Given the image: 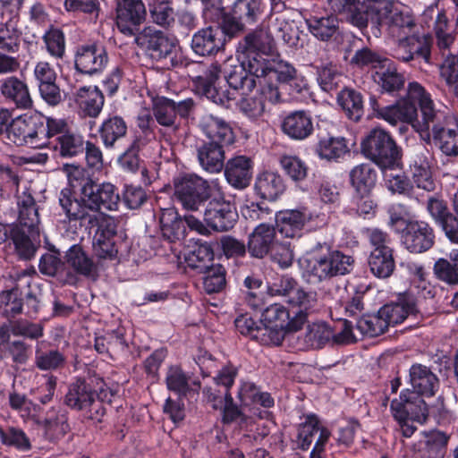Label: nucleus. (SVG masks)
<instances>
[{"label":"nucleus","instance_id":"28","mask_svg":"<svg viewBox=\"0 0 458 458\" xmlns=\"http://www.w3.org/2000/svg\"><path fill=\"white\" fill-rule=\"evenodd\" d=\"M419 313L416 300L409 293H399L394 300L379 309V314L384 316L388 327L402 324L409 317H417Z\"/></svg>","mask_w":458,"mask_h":458},{"label":"nucleus","instance_id":"44","mask_svg":"<svg viewBox=\"0 0 458 458\" xmlns=\"http://www.w3.org/2000/svg\"><path fill=\"white\" fill-rule=\"evenodd\" d=\"M75 101L84 116L96 118L103 109L105 97L98 86H83L76 91Z\"/></svg>","mask_w":458,"mask_h":458},{"label":"nucleus","instance_id":"48","mask_svg":"<svg viewBox=\"0 0 458 458\" xmlns=\"http://www.w3.org/2000/svg\"><path fill=\"white\" fill-rule=\"evenodd\" d=\"M310 33L320 41H329L339 30L338 18L334 15L317 16L310 15L305 19Z\"/></svg>","mask_w":458,"mask_h":458},{"label":"nucleus","instance_id":"47","mask_svg":"<svg viewBox=\"0 0 458 458\" xmlns=\"http://www.w3.org/2000/svg\"><path fill=\"white\" fill-rule=\"evenodd\" d=\"M217 244L213 242H206L199 240L191 250L185 256V262L189 267L202 273L209 267L215 266L214 260V246Z\"/></svg>","mask_w":458,"mask_h":458},{"label":"nucleus","instance_id":"25","mask_svg":"<svg viewBox=\"0 0 458 458\" xmlns=\"http://www.w3.org/2000/svg\"><path fill=\"white\" fill-rule=\"evenodd\" d=\"M238 219L234 203L224 197L210 199L204 211L207 225L217 232L231 230Z\"/></svg>","mask_w":458,"mask_h":458},{"label":"nucleus","instance_id":"5","mask_svg":"<svg viewBox=\"0 0 458 458\" xmlns=\"http://www.w3.org/2000/svg\"><path fill=\"white\" fill-rule=\"evenodd\" d=\"M352 256L334 249L327 242H318L311 250L306 274L310 284H318L333 277L345 276L353 269Z\"/></svg>","mask_w":458,"mask_h":458},{"label":"nucleus","instance_id":"11","mask_svg":"<svg viewBox=\"0 0 458 458\" xmlns=\"http://www.w3.org/2000/svg\"><path fill=\"white\" fill-rule=\"evenodd\" d=\"M367 236L372 248L368 259L371 273L377 278H388L395 269L394 250L389 234L373 228L367 230Z\"/></svg>","mask_w":458,"mask_h":458},{"label":"nucleus","instance_id":"60","mask_svg":"<svg viewBox=\"0 0 458 458\" xmlns=\"http://www.w3.org/2000/svg\"><path fill=\"white\" fill-rule=\"evenodd\" d=\"M10 238L20 259L30 260L35 256L37 248L24 228L13 227L10 232Z\"/></svg>","mask_w":458,"mask_h":458},{"label":"nucleus","instance_id":"12","mask_svg":"<svg viewBox=\"0 0 458 458\" xmlns=\"http://www.w3.org/2000/svg\"><path fill=\"white\" fill-rule=\"evenodd\" d=\"M45 115L39 112L24 114L11 120L7 139L16 146L43 148Z\"/></svg>","mask_w":458,"mask_h":458},{"label":"nucleus","instance_id":"61","mask_svg":"<svg viewBox=\"0 0 458 458\" xmlns=\"http://www.w3.org/2000/svg\"><path fill=\"white\" fill-rule=\"evenodd\" d=\"M174 100L165 97L157 98L153 103V114L158 124L171 127L175 124Z\"/></svg>","mask_w":458,"mask_h":458},{"label":"nucleus","instance_id":"54","mask_svg":"<svg viewBox=\"0 0 458 458\" xmlns=\"http://www.w3.org/2000/svg\"><path fill=\"white\" fill-rule=\"evenodd\" d=\"M234 326L236 331L242 336L249 337L250 340L265 345L263 338H267L266 334H264L267 329L262 327L260 320H254L249 313L240 314L234 319Z\"/></svg>","mask_w":458,"mask_h":458},{"label":"nucleus","instance_id":"24","mask_svg":"<svg viewBox=\"0 0 458 458\" xmlns=\"http://www.w3.org/2000/svg\"><path fill=\"white\" fill-rule=\"evenodd\" d=\"M233 38L225 36L223 30L210 25L193 33L190 47L198 56L213 57L225 51L226 43Z\"/></svg>","mask_w":458,"mask_h":458},{"label":"nucleus","instance_id":"23","mask_svg":"<svg viewBox=\"0 0 458 458\" xmlns=\"http://www.w3.org/2000/svg\"><path fill=\"white\" fill-rule=\"evenodd\" d=\"M108 63L106 47L98 42H88L76 47L74 68L89 76L100 74Z\"/></svg>","mask_w":458,"mask_h":458},{"label":"nucleus","instance_id":"32","mask_svg":"<svg viewBox=\"0 0 458 458\" xmlns=\"http://www.w3.org/2000/svg\"><path fill=\"white\" fill-rule=\"evenodd\" d=\"M75 187L79 188L80 193L84 197L86 203L93 214L100 211V203L103 202L101 194L107 196L113 195L114 184L110 182L98 183L92 178L86 174L84 169L75 176Z\"/></svg>","mask_w":458,"mask_h":458},{"label":"nucleus","instance_id":"46","mask_svg":"<svg viewBox=\"0 0 458 458\" xmlns=\"http://www.w3.org/2000/svg\"><path fill=\"white\" fill-rule=\"evenodd\" d=\"M336 101L344 115L352 122H359L364 115L363 95L352 88L344 87L337 94Z\"/></svg>","mask_w":458,"mask_h":458},{"label":"nucleus","instance_id":"55","mask_svg":"<svg viewBox=\"0 0 458 458\" xmlns=\"http://www.w3.org/2000/svg\"><path fill=\"white\" fill-rule=\"evenodd\" d=\"M141 149V138L136 136L133 138L130 145L117 157V165L127 173L135 174L139 171L143 160L140 156Z\"/></svg>","mask_w":458,"mask_h":458},{"label":"nucleus","instance_id":"17","mask_svg":"<svg viewBox=\"0 0 458 458\" xmlns=\"http://www.w3.org/2000/svg\"><path fill=\"white\" fill-rule=\"evenodd\" d=\"M64 262L71 269L67 271L62 280L63 284L78 286L81 277L96 281L98 277V264L81 244L72 245L64 255Z\"/></svg>","mask_w":458,"mask_h":458},{"label":"nucleus","instance_id":"20","mask_svg":"<svg viewBox=\"0 0 458 458\" xmlns=\"http://www.w3.org/2000/svg\"><path fill=\"white\" fill-rule=\"evenodd\" d=\"M403 248L411 254H422L436 243L434 227L427 221L414 219L399 234Z\"/></svg>","mask_w":458,"mask_h":458},{"label":"nucleus","instance_id":"34","mask_svg":"<svg viewBox=\"0 0 458 458\" xmlns=\"http://www.w3.org/2000/svg\"><path fill=\"white\" fill-rule=\"evenodd\" d=\"M371 78L383 94L396 96L404 89L405 77L390 58L377 72H371Z\"/></svg>","mask_w":458,"mask_h":458},{"label":"nucleus","instance_id":"1","mask_svg":"<svg viewBox=\"0 0 458 458\" xmlns=\"http://www.w3.org/2000/svg\"><path fill=\"white\" fill-rule=\"evenodd\" d=\"M408 384L398 398L390 403V412L404 437H411L417 430L414 422L423 424L428 417V407L424 397H433L440 387V380L432 369L421 363H413L409 369Z\"/></svg>","mask_w":458,"mask_h":458},{"label":"nucleus","instance_id":"50","mask_svg":"<svg viewBox=\"0 0 458 458\" xmlns=\"http://www.w3.org/2000/svg\"><path fill=\"white\" fill-rule=\"evenodd\" d=\"M21 30L18 28V18L11 17L0 24V50L14 54L19 51Z\"/></svg>","mask_w":458,"mask_h":458},{"label":"nucleus","instance_id":"40","mask_svg":"<svg viewBox=\"0 0 458 458\" xmlns=\"http://www.w3.org/2000/svg\"><path fill=\"white\" fill-rule=\"evenodd\" d=\"M199 127L206 137V141H216L224 147H228L234 142L233 128L220 117L206 115L202 118Z\"/></svg>","mask_w":458,"mask_h":458},{"label":"nucleus","instance_id":"42","mask_svg":"<svg viewBox=\"0 0 458 458\" xmlns=\"http://www.w3.org/2000/svg\"><path fill=\"white\" fill-rule=\"evenodd\" d=\"M99 137L106 148H114L128 133L125 119L118 114H109L98 129Z\"/></svg>","mask_w":458,"mask_h":458},{"label":"nucleus","instance_id":"52","mask_svg":"<svg viewBox=\"0 0 458 458\" xmlns=\"http://www.w3.org/2000/svg\"><path fill=\"white\" fill-rule=\"evenodd\" d=\"M23 298L18 287L0 293V314L8 319L15 318L23 312Z\"/></svg>","mask_w":458,"mask_h":458},{"label":"nucleus","instance_id":"51","mask_svg":"<svg viewBox=\"0 0 458 458\" xmlns=\"http://www.w3.org/2000/svg\"><path fill=\"white\" fill-rule=\"evenodd\" d=\"M148 11L155 24L166 30L174 26L176 13L171 1L153 0L148 4Z\"/></svg>","mask_w":458,"mask_h":458},{"label":"nucleus","instance_id":"59","mask_svg":"<svg viewBox=\"0 0 458 458\" xmlns=\"http://www.w3.org/2000/svg\"><path fill=\"white\" fill-rule=\"evenodd\" d=\"M53 148L62 157H72L84 152V140L81 136L66 132L55 139Z\"/></svg>","mask_w":458,"mask_h":458},{"label":"nucleus","instance_id":"15","mask_svg":"<svg viewBox=\"0 0 458 458\" xmlns=\"http://www.w3.org/2000/svg\"><path fill=\"white\" fill-rule=\"evenodd\" d=\"M451 208L446 200L430 196L427 200L426 209L436 225L447 240L458 244V191L451 197Z\"/></svg>","mask_w":458,"mask_h":458},{"label":"nucleus","instance_id":"10","mask_svg":"<svg viewBox=\"0 0 458 458\" xmlns=\"http://www.w3.org/2000/svg\"><path fill=\"white\" fill-rule=\"evenodd\" d=\"M133 37L137 46L152 61L162 62L169 59L171 66L178 65V41L175 38L154 26H146Z\"/></svg>","mask_w":458,"mask_h":458},{"label":"nucleus","instance_id":"18","mask_svg":"<svg viewBox=\"0 0 458 458\" xmlns=\"http://www.w3.org/2000/svg\"><path fill=\"white\" fill-rule=\"evenodd\" d=\"M223 74L228 86L242 96H248L253 90L256 87V79L259 80L262 92V83L267 77L264 70H260L254 64L248 65L247 61L240 56H237V64L226 65L224 68Z\"/></svg>","mask_w":458,"mask_h":458},{"label":"nucleus","instance_id":"43","mask_svg":"<svg viewBox=\"0 0 458 458\" xmlns=\"http://www.w3.org/2000/svg\"><path fill=\"white\" fill-rule=\"evenodd\" d=\"M314 151L321 159L338 162L350 153L347 140L344 137L318 134Z\"/></svg>","mask_w":458,"mask_h":458},{"label":"nucleus","instance_id":"9","mask_svg":"<svg viewBox=\"0 0 458 458\" xmlns=\"http://www.w3.org/2000/svg\"><path fill=\"white\" fill-rule=\"evenodd\" d=\"M360 153L381 170H386L399 165L403 149L388 131L375 127L362 138Z\"/></svg>","mask_w":458,"mask_h":458},{"label":"nucleus","instance_id":"45","mask_svg":"<svg viewBox=\"0 0 458 458\" xmlns=\"http://www.w3.org/2000/svg\"><path fill=\"white\" fill-rule=\"evenodd\" d=\"M349 180L357 195H370L377 182V171L371 164L362 163L351 169Z\"/></svg>","mask_w":458,"mask_h":458},{"label":"nucleus","instance_id":"57","mask_svg":"<svg viewBox=\"0 0 458 458\" xmlns=\"http://www.w3.org/2000/svg\"><path fill=\"white\" fill-rule=\"evenodd\" d=\"M388 327L384 316L379 314V310L377 313L362 315L356 322V328L361 335L369 337L383 335Z\"/></svg>","mask_w":458,"mask_h":458},{"label":"nucleus","instance_id":"41","mask_svg":"<svg viewBox=\"0 0 458 458\" xmlns=\"http://www.w3.org/2000/svg\"><path fill=\"white\" fill-rule=\"evenodd\" d=\"M185 216H182L174 208L162 209L159 225L164 239L169 242H176L185 239L187 235Z\"/></svg>","mask_w":458,"mask_h":458},{"label":"nucleus","instance_id":"56","mask_svg":"<svg viewBox=\"0 0 458 458\" xmlns=\"http://www.w3.org/2000/svg\"><path fill=\"white\" fill-rule=\"evenodd\" d=\"M305 420L299 424L296 438L297 449L308 451L313 442L315 434L319 429L320 420L317 414L309 413L305 415Z\"/></svg>","mask_w":458,"mask_h":458},{"label":"nucleus","instance_id":"38","mask_svg":"<svg viewBox=\"0 0 458 458\" xmlns=\"http://www.w3.org/2000/svg\"><path fill=\"white\" fill-rule=\"evenodd\" d=\"M276 239L277 232L274 225L260 223L249 235L248 252L252 258L263 259L268 255Z\"/></svg>","mask_w":458,"mask_h":458},{"label":"nucleus","instance_id":"37","mask_svg":"<svg viewBox=\"0 0 458 458\" xmlns=\"http://www.w3.org/2000/svg\"><path fill=\"white\" fill-rule=\"evenodd\" d=\"M286 184L282 175L273 171H263L257 174L253 191L262 200L276 201L284 193Z\"/></svg>","mask_w":458,"mask_h":458},{"label":"nucleus","instance_id":"19","mask_svg":"<svg viewBox=\"0 0 458 458\" xmlns=\"http://www.w3.org/2000/svg\"><path fill=\"white\" fill-rule=\"evenodd\" d=\"M284 64L290 66L293 72L290 71L288 74L283 75L276 72H275V76H272L269 72L267 73V77L262 83V95L268 99L271 104L281 102V90L287 86L292 89L291 94H302L309 90L307 80L302 76L297 75L295 67L285 61Z\"/></svg>","mask_w":458,"mask_h":458},{"label":"nucleus","instance_id":"58","mask_svg":"<svg viewBox=\"0 0 458 458\" xmlns=\"http://www.w3.org/2000/svg\"><path fill=\"white\" fill-rule=\"evenodd\" d=\"M387 60L389 58L379 52L364 47L355 51L351 64L360 69H371L372 72H377Z\"/></svg>","mask_w":458,"mask_h":458},{"label":"nucleus","instance_id":"64","mask_svg":"<svg viewBox=\"0 0 458 458\" xmlns=\"http://www.w3.org/2000/svg\"><path fill=\"white\" fill-rule=\"evenodd\" d=\"M332 336V328L327 323L319 322L308 326L305 338L313 348L321 349L327 344H331Z\"/></svg>","mask_w":458,"mask_h":458},{"label":"nucleus","instance_id":"31","mask_svg":"<svg viewBox=\"0 0 458 458\" xmlns=\"http://www.w3.org/2000/svg\"><path fill=\"white\" fill-rule=\"evenodd\" d=\"M0 95L5 103L18 109H30L33 106L28 83L16 75L0 80Z\"/></svg>","mask_w":458,"mask_h":458},{"label":"nucleus","instance_id":"33","mask_svg":"<svg viewBox=\"0 0 458 458\" xmlns=\"http://www.w3.org/2000/svg\"><path fill=\"white\" fill-rule=\"evenodd\" d=\"M43 437L50 443L56 444L70 431L68 411L61 404L52 406L42 422Z\"/></svg>","mask_w":458,"mask_h":458},{"label":"nucleus","instance_id":"30","mask_svg":"<svg viewBox=\"0 0 458 458\" xmlns=\"http://www.w3.org/2000/svg\"><path fill=\"white\" fill-rule=\"evenodd\" d=\"M311 219L305 208L284 209L276 213L274 227L284 238H299L302 234L304 225Z\"/></svg>","mask_w":458,"mask_h":458},{"label":"nucleus","instance_id":"62","mask_svg":"<svg viewBox=\"0 0 458 458\" xmlns=\"http://www.w3.org/2000/svg\"><path fill=\"white\" fill-rule=\"evenodd\" d=\"M66 358L57 349L48 351L36 350L35 366L40 370H56L65 365Z\"/></svg>","mask_w":458,"mask_h":458},{"label":"nucleus","instance_id":"8","mask_svg":"<svg viewBox=\"0 0 458 458\" xmlns=\"http://www.w3.org/2000/svg\"><path fill=\"white\" fill-rule=\"evenodd\" d=\"M332 9L346 14L351 22L359 27H367L369 23L378 30L389 26L393 13L391 4L371 0L369 3L360 0H328Z\"/></svg>","mask_w":458,"mask_h":458},{"label":"nucleus","instance_id":"49","mask_svg":"<svg viewBox=\"0 0 458 458\" xmlns=\"http://www.w3.org/2000/svg\"><path fill=\"white\" fill-rule=\"evenodd\" d=\"M436 278L449 286L458 285V249H453L445 258L437 259L433 266Z\"/></svg>","mask_w":458,"mask_h":458},{"label":"nucleus","instance_id":"36","mask_svg":"<svg viewBox=\"0 0 458 458\" xmlns=\"http://www.w3.org/2000/svg\"><path fill=\"white\" fill-rule=\"evenodd\" d=\"M281 129L291 140H306L314 131L313 118L310 112L305 110L290 112L284 117Z\"/></svg>","mask_w":458,"mask_h":458},{"label":"nucleus","instance_id":"22","mask_svg":"<svg viewBox=\"0 0 458 458\" xmlns=\"http://www.w3.org/2000/svg\"><path fill=\"white\" fill-rule=\"evenodd\" d=\"M272 296H284L290 306L311 310L317 303V293L305 291L298 282L289 276H281L276 282L268 286Z\"/></svg>","mask_w":458,"mask_h":458},{"label":"nucleus","instance_id":"3","mask_svg":"<svg viewBox=\"0 0 458 458\" xmlns=\"http://www.w3.org/2000/svg\"><path fill=\"white\" fill-rule=\"evenodd\" d=\"M112 396L103 377H79L69 385L64 403L72 410L83 412L87 419L101 422L106 414L104 403H111Z\"/></svg>","mask_w":458,"mask_h":458},{"label":"nucleus","instance_id":"63","mask_svg":"<svg viewBox=\"0 0 458 458\" xmlns=\"http://www.w3.org/2000/svg\"><path fill=\"white\" fill-rule=\"evenodd\" d=\"M47 53L55 58H63L65 54V36L57 27L50 26L43 36Z\"/></svg>","mask_w":458,"mask_h":458},{"label":"nucleus","instance_id":"7","mask_svg":"<svg viewBox=\"0 0 458 458\" xmlns=\"http://www.w3.org/2000/svg\"><path fill=\"white\" fill-rule=\"evenodd\" d=\"M426 92V89L420 83L411 81L408 84L405 97L391 105H384L380 97L370 95L369 108L372 110L373 116L391 124L402 122L411 125L419 111L420 100H423Z\"/></svg>","mask_w":458,"mask_h":458},{"label":"nucleus","instance_id":"4","mask_svg":"<svg viewBox=\"0 0 458 458\" xmlns=\"http://www.w3.org/2000/svg\"><path fill=\"white\" fill-rule=\"evenodd\" d=\"M276 49V44L272 34L263 29L257 28L248 32L241 40H239L236 53L243 60L247 61L248 65L254 64L260 70L275 76V72L281 75L288 74L293 69L284 64V61L273 56Z\"/></svg>","mask_w":458,"mask_h":458},{"label":"nucleus","instance_id":"13","mask_svg":"<svg viewBox=\"0 0 458 458\" xmlns=\"http://www.w3.org/2000/svg\"><path fill=\"white\" fill-rule=\"evenodd\" d=\"M175 200L187 210H198L210 198L212 188L207 180L196 174H180L174 179Z\"/></svg>","mask_w":458,"mask_h":458},{"label":"nucleus","instance_id":"2","mask_svg":"<svg viewBox=\"0 0 458 458\" xmlns=\"http://www.w3.org/2000/svg\"><path fill=\"white\" fill-rule=\"evenodd\" d=\"M411 126L421 135L432 138L434 145L446 157L458 156V118L435 108L429 92H426Z\"/></svg>","mask_w":458,"mask_h":458},{"label":"nucleus","instance_id":"35","mask_svg":"<svg viewBox=\"0 0 458 458\" xmlns=\"http://www.w3.org/2000/svg\"><path fill=\"white\" fill-rule=\"evenodd\" d=\"M226 147L216 141L199 140L196 144L197 160L200 167L209 174L223 171L225 160Z\"/></svg>","mask_w":458,"mask_h":458},{"label":"nucleus","instance_id":"27","mask_svg":"<svg viewBox=\"0 0 458 458\" xmlns=\"http://www.w3.org/2000/svg\"><path fill=\"white\" fill-rule=\"evenodd\" d=\"M422 438L412 446L411 458H444L450 437L438 429L423 430Z\"/></svg>","mask_w":458,"mask_h":458},{"label":"nucleus","instance_id":"6","mask_svg":"<svg viewBox=\"0 0 458 458\" xmlns=\"http://www.w3.org/2000/svg\"><path fill=\"white\" fill-rule=\"evenodd\" d=\"M310 310L298 307L286 308L280 303H273L264 309L260 324L266 328L265 345H280L287 333L297 332L306 323Z\"/></svg>","mask_w":458,"mask_h":458},{"label":"nucleus","instance_id":"21","mask_svg":"<svg viewBox=\"0 0 458 458\" xmlns=\"http://www.w3.org/2000/svg\"><path fill=\"white\" fill-rule=\"evenodd\" d=\"M114 13L118 30L126 37H133L146 21L147 9L143 0H117Z\"/></svg>","mask_w":458,"mask_h":458},{"label":"nucleus","instance_id":"26","mask_svg":"<svg viewBox=\"0 0 458 458\" xmlns=\"http://www.w3.org/2000/svg\"><path fill=\"white\" fill-rule=\"evenodd\" d=\"M266 9L265 0H233L231 14L237 24L233 28L234 38L242 33L246 26H252L262 20Z\"/></svg>","mask_w":458,"mask_h":458},{"label":"nucleus","instance_id":"16","mask_svg":"<svg viewBox=\"0 0 458 458\" xmlns=\"http://www.w3.org/2000/svg\"><path fill=\"white\" fill-rule=\"evenodd\" d=\"M81 173V167H74L68 174V185L63 188L58 196V202L63 213L69 222L80 221L81 224L89 220L91 216H101L103 213L91 214L84 197L80 193L75 185V176Z\"/></svg>","mask_w":458,"mask_h":458},{"label":"nucleus","instance_id":"53","mask_svg":"<svg viewBox=\"0 0 458 458\" xmlns=\"http://www.w3.org/2000/svg\"><path fill=\"white\" fill-rule=\"evenodd\" d=\"M410 173L412 182L417 188L431 192L436 189V183L432 177L430 166L426 158L419 157L410 165Z\"/></svg>","mask_w":458,"mask_h":458},{"label":"nucleus","instance_id":"14","mask_svg":"<svg viewBox=\"0 0 458 458\" xmlns=\"http://www.w3.org/2000/svg\"><path fill=\"white\" fill-rule=\"evenodd\" d=\"M89 229L96 227L93 237V250L99 259L113 260L117 258L118 244L121 237L117 233V225L109 216H91L89 220Z\"/></svg>","mask_w":458,"mask_h":458},{"label":"nucleus","instance_id":"39","mask_svg":"<svg viewBox=\"0 0 458 458\" xmlns=\"http://www.w3.org/2000/svg\"><path fill=\"white\" fill-rule=\"evenodd\" d=\"M202 15L205 20L216 23L214 28L223 30L225 36L234 38L233 28L237 26L231 14V7L226 10L221 0H200Z\"/></svg>","mask_w":458,"mask_h":458},{"label":"nucleus","instance_id":"29","mask_svg":"<svg viewBox=\"0 0 458 458\" xmlns=\"http://www.w3.org/2000/svg\"><path fill=\"white\" fill-rule=\"evenodd\" d=\"M224 174L227 182L234 189L242 191L250 185L254 172V161L245 155H237L225 163Z\"/></svg>","mask_w":458,"mask_h":458}]
</instances>
